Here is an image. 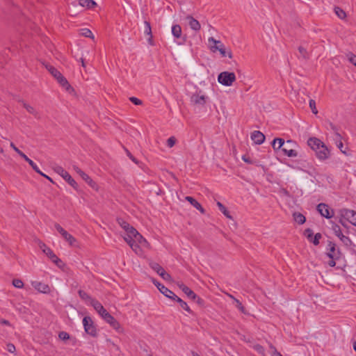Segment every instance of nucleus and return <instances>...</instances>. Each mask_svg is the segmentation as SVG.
I'll return each instance as SVG.
<instances>
[{"label":"nucleus","instance_id":"f257e3e1","mask_svg":"<svg viewBox=\"0 0 356 356\" xmlns=\"http://www.w3.org/2000/svg\"><path fill=\"white\" fill-rule=\"evenodd\" d=\"M93 308L98 312V314L115 330L120 329V323L111 316L103 307L99 301H92Z\"/></svg>","mask_w":356,"mask_h":356},{"label":"nucleus","instance_id":"f03ea898","mask_svg":"<svg viewBox=\"0 0 356 356\" xmlns=\"http://www.w3.org/2000/svg\"><path fill=\"white\" fill-rule=\"evenodd\" d=\"M209 42L210 44H213V45L211 44L210 47L211 51L212 52L215 53L216 51H219L222 57L228 56L229 58H232V53L231 50H227L221 41L217 40L213 37H211L209 38Z\"/></svg>","mask_w":356,"mask_h":356},{"label":"nucleus","instance_id":"7ed1b4c3","mask_svg":"<svg viewBox=\"0 0 356 356\" xmlns=\"http://www.w3.org/2000/svg\"><path fill=\"white\" fill-rule=\"evenodd\" d=\"M45 68L49 73L58 81V82L65 88L66 90H73L68 83L67 80L62 75V74L54 66L49 64L44 65Z\"/></svg>","mask_w":356,"mask_h":356},{"label":"nucleus","instance_id":"20e7f679","mask_svg":"<svg viewBox=\"0 0 356 356\" xmlns=\"http://www.w3.org/2000/svg\"><path fill=\"white\" fill-rule=\"evenodd\" d=\"M39 246L42 252L48 257L51 261L56 264L58 267L60 268H63L65 266L64 263L60 259L54 252L53 251L48 248L44 243L40 241Z\"/></svg>","mask_w":356,"mask_h":356},{"label":"nucleus","instance_id":"39448f33","mask_svg":"<svg viewBox=\"0 0 356 356\" xmlns=\"http://www.w3.org/2000/svg\"><path fill=\"white\" fill-rule=\"evenodd\" d=\"M218 82L225 86H231L236 81V75L234 72H222L218 76Z\"/></svg>","mask_w":356,"mask_h":356},{"label":"nucleus","instance_id":"423d86ee","mask_svg":"<svg viewBox=\"0 0 356 356\" xmlns=\"http://www.w3.org/2000/svg\"><path fill=\"white\" fill-rule=\"evenodd\" d=\"M83 325L84 327L85 332L88 334L93 337L97 336V328L95 325L93 321L90 316H85L83 318Z\"/></svg>","mask_w":356,"mask_h":356},{"label":"nucleus","instance_id":"0eeeda50","mask_svg":"<svg viewBox=\"0 0 356 356\" xmlns=\"http://www.w3.org/2000/svg\"><path fill=\"white\" fill-rule=\"evenodd\" d=\"M54 171L60 175L74 189H77L78 184L76 181L71 177V175L61 166H56L54 168Z\"/></svg>","mask_w":356,"mask_h":356},{"label":"nucleus","instance_id":"6e6552de","mask_svg":"<svg viewBox=\"0 0 356 356\" xmlns=\"http://www.w3.org/2000/svg\"><path fill=\"white\" fill-rule=\"evenodd\" d=\"M340 216L356 227V211L348 209L339 210Z\"/></svg>","mask_w":356,"mask_h":356},{"label":"nucleus","instance_id":"1a4fd4ad","mask_svg":"<svg viewBox=\"0 0 356 356\" xmlns=\"http://www.w3.org/2000/svg\"><path fill=\"white\" fill-rule=\"evenodd\" d=\"M295 145L296 143L291 140H288L286 142L284 141V145L283 147L281 149V151L283 152V154L289 157L297 156L298 152L293 149V146Z\"/></svg>","mask_w":356,"mask_h":356},{"label":"nucleus","instance_id":"9d476101","mask_svg":"<svg viewBox=\"0 0 356 356\" xmlns=\"http://www.w3.org/2000/svg\"><path fill=\"white\" fill-rule=\"evenodd\" d=\"M327 256L332 259H338L340 257L341 252L337 248V245L332 241H328L327 247Z\"/></svg>","mask_w":356,"mask_h":356},{"label":"nucleus","instance_id":"9b49d317","mask_svg":"<svg viewBox=\"0 0 356 356\" xmlns=\"http://www.w3.org/2000/svg\"><path fill=\"white\" fill-rule=\"evenodd\" d=\"M152 282L157 287L159 291L165 297L170 299H175V298H177V296L171 290L165 287L164 285H163L156 280L153 279Z\"/></svg>","mask_w":356,"mask_h":356},{"label":"nucleus","instance_id":"f8f14e48","mask_svg":"<svg viewBox=\"0 0 356 356\" xmlns=\"http://www.w3.org/2000/svg\"><path fill=\"white\" fill-rule=\"evenodd\" d=\"M200 93L201 92H195L191 97V102L194 105L204 106L206 104L208 100V97L203 94L201 95Z\"/></svg>","mask_w":356,"mask_h":356},{"label":"nucleus","instance_id":"ddd939ff","mask_svg":"<svg viewBox=\"0 0 356 356\" xmlns=\"http://www.w3.org/2000/svg\"><path fill=\"white\" fill-rule=\"evenodd\" d=\"M304 234L308 241L312 243L314 245H318L319 244L320 239L322 238L321 233H316L314 236H313V231L310 228L306 229L305 230Z\"/></svg>","mask_w":356,"mask_h":356},{"label":"nucleus","instance_id":"4468645a","mask_svg":"<svg viewBox=\"0 0 356 356\" xmlns=\"http://www.w3.org/2000/svg\"><path fill=\"white\" fill-rule=\"evenodd\" d=\"M317 211L320 213V214L330 219L334 216V211L332 209H330L327 204L325 203H320L317 206Z\"/></svg>","mask_w":356,"mask_h":356},{"label":"nucleus","instance_id":"2eb2a0df","mask_svg":"<svg viewBox=\"0 0 356 356\" xmlns=\"http://www.w3.org/2000/svg\"><path fill=\"white\" fill-rule=\"evenodd\" d=\"M73 168L90 186L96 190L97 189V184L87 174L76 165H74Z\"/></svg>","mask_w":356,"mask_h":356},{"label":"nucleus","instance_id":"dca6fc26","mask_svg":"<svg viewBox=\"0 0 356 356\" xmlns=\"http://www.w3.org/2000/svg\"><path fill=\"white\" fill-rule=\"evenodd\" d=\"M332 228L334 234L339 238L342 243H343L346 245H349L351 243V240L350 239V238L344 236L342 234L341 229L338 225L333 223Z\"/></svg>","mask_w":356,"mask_h":356},{"label":"nucleus","instance_id":"f3484780","mask_svg":"<svg viewBox=\"0 0 356 356\" xmlns=\"http://www.w3.org/2000/svg\"><path fill=\"white\" fill-rule=\"evenodd\" d=\"M130 237L133 238L134 241L140 246L144 248L149 247V244L147 241L136 229L133 232V234L130 235Z\"/></svg>","mask_w":356,"mask_h":356},{"label":"nucleus","instance_id":"a211bd4d","mask_svg":"<svg viewBox=\"0 0 356 356\" xmlns=\"http://www.w3.org/2000/svg\"><path fill=\"white\" fill-rule=\"evenodd\" d=\"M117 222L119 225L126 232V235L124 236H130V235L133 234V232L136 229L134 227L131 226L122 218H118Z\"/></svg>","mask_w":356,"mask_h":356},{"label":"nucleus","instance_id":"6ab92c4d","mask_svg":"<svg viewBox=\"0 0 356 356\" xmlns=\"http://www.w3.org/2000/svg\"><path fill=\"white\" fill-rule=\"evenodd\" d=\"M32 286L38 291L47 293L50 292V287L48 284L42 283L41 282L35 281L32 282Z\"/></svg>","mask_w":356,"mask_h":356},{"label":"nucleus","instance_id":"aec40b11","mask_svg":"<svg viewBox=\"0 0 356 356\" xmlns=\"http://www.w3.org/2000/svg\"><path fill=\"white\" fill-rule=\"evenodd\" d=\"M177 286L189 298L196 300L197 295L189 287L183 283H177Z\"/></svg>","mask_w":356,"mask_h":356},{"label":"nucleus","instance_id":"412c9836","mask_svg":"<svg viewBox=\"0 0 356 356\" xmlns=\"http://www.w3.org/2000/svg\"><path fill=\"white\" fill-rule=\"evenodd\" d=\"M316 156L321 160H325L328 158L330 152L327 147L325 145H322L320 149L316 150Z\"/></svg>","mask_w":356,"mask_h":356},{"label":"nucleus","instance_id":"4be33fe9","mask_svg":"<svg viewBox=\"0 0 356 356\" xmlns=\"http://www.w3.org/2000/svg\"><path fill=\"white\" fill-rule=\"evenodd\" d=\"M251 139L257 145L262 144L265 140V136L259 131H254L251 134Z\"/></svg>","mask_w":356,"mask_h":356},{"label":"nucleus","instance_id":"5701e85b","mask_svg":"<svg viewBox=\"0 0 356 356\" xmlns=\"http://www.w3.org/2000/svg\"><path fill=\"white\" fill-rule=\"evenodd\" d=\"M308 145L316 152V149H320L324 143L317 138H310L307 141Z\"/></svg>","mask_w":356,"mask_h":356},{"label":"nucleus","instance_id":"b1692460","mask_svg":"<svg viewBox=\"0 0 356 356\" xmlns=\"http://www.w3.org/2000/svg\"><path fill=\"white\" fill-rule=\"evenodd\" d=\"M186 19L188 21V25L191 29L196 31L200 30L201 25L197 19L191 15H188Z\"/></svg>","mask_w":356,"mask_h":356},{"label":"nucleus","instance_id":"393cba45","mask_svg":"<svg viewBox=\"0 0 356 356\" xmlns=\"http://www.w3.org/2000/svg\"><path fill=\"white\" fill-rule=\"evenodd\" d=\"M124 239L136 254H138L140 252V245L136 243L133 238L130 236H124Z\"/></svg>","mask_w":356,"mask_h":356},{"label":"nucleus","instance_id":"a878e982","mask_svg":"<svg viewBox=\"0 0 356 356\" xmlns=\"http://www.w3.org/2000/svg\"><path fill=\"white\" fill-rule=\"evenodd\" d=\"M185 199L189 202L195 208L199 210L202 214L205 213V209L195 198L191 196H186Z\"/></svg>","mask_w":356,"mask_h":356},{"label":"nucleus","instance_id":"bb28decb","mask_svg":"<svg viewBox=\"0 0 356 356\" xmlns=\"http://www.w3.org/2000/svg\"><path fill=\"white\" fill-rule=\"evenodd\" d=\"M271 145L275 151L281 150L284 145V140L281 138H275Z\"/></svg>","mask_w":356,"mask_h":356},{"label":"nucleus","instance_id":"cd10ccee","mask_svg":"<svg viewBox=\"0 0 356 356\" xmlns=\"http://www.w3.org/2000/svg\"><path fill=\"white\" fill-rule=\"evenodd\" d=\"M145 30L144 33L147 35H149V38H148V42L149 44L153 45V40H152V28L150 23L147 21H145Z\"/></svg>","mask_w":356,"mask_h":356},{"label":"nucleus","instance_id":"c85d7f7f","mask_svg":"<svg viewBox=\"0 0 356 356\" xmlns=\"http://www.w3.org/2000/svg\"><path fill=\"white\" fill-rule=\"evenodd\" d=\"M79 297L86 302H90V305L92 306V301H97L95 299H93L90 296H89L86 292L83 290H79L78 291Z\"/></svg>","mask_w":356,"mask_h":356},{"label":"nucleus","instance_id":"c756f323","mask_svg":"<svg viewBox=\"0 0 356 356\" xmlns=\"http://www.w3.org/2000/svg\"><path fill=\"white\" fill-rule=\"evenodd\" d=\"M79 5L87 8H92L97 6V3L93 0H79Z\"/></svg>","mask_w":356,"mask_h":356},{"label":"nucleus","instance_id":"7c9ffc66","mask_svg":"<svg viewBox=\"0 0 356 356\" xmlns=\"http://www.w3.org/2000/svg\"><path fill=\"white\" fill-rule=\"evenodd\" d=\"M173 300H175L177 301L178 303H179V305L180 307L184 309L185 311H186L188 313H192V311L191 309H190V307L188 306L187 303L184 301L182 299H181L180 298H179L177 296V298H175V299H172Z\"/></svg>","mask_w":356,"mask_h":356},{"label":"nucleus","instance_id":"2f4dec72","mask_svg":"<svg viewBox=\"0 0 356 356\" xmlns=\"http://www.w3.org/2000/svg\"><path fill=\"white\" fill-rule=\"evenodd\" d=\"M63 238L68 242L70 245L76 246V239L68 232H66L63 236Z\"/></svg>","mask_w":356,"mask_h":356},{"label":"nucleus","instance_id":"473e14b6","mask_svg":"<svg viewBox=\"0 0 356 356\" xmlns=\"http://www.w3.org/2000/svg\"><path fill=\"white\" fill-rule=\"evenodd\" d=\"M172 33L175 38H180L181 35V27L179 24L173 25L172 27Z\"/></svg>","mask_w":356,"mask_h":356},{"label":"nucleus","instance_id":"72a5a7b5","mask_svg":"<svg viewBox=\"0 0 356 356\" xmlns=\"http://www.w3.org/2000/svg\"><path fill=\"white\" fill-rule=\"evenodd\" d=\"M217 206L220 211L227 218L229 219H232V216H230L229 211L227 208L220 202H217Z\"/></svg>","mask_w":356,"mask_h":356},{"label":"nucleus","instance_id":"f704fd0d","mask_svg":"<svg viewBox=\"0 0 356 356\" xmlns=\"http://www.w3.org/2000/svg\"><path fill=\"white\" fill-rule=\"evenodd\" d=\"M293 218L295 221L299 225H302L306 220L305 217L300 213H294Z\"/></svg>","mask_w":356,"mask_h":356},{"label":"nucleus","instance_id":"c9c22d12","mask_svg":"<svg viewBox=\"0 0 356 356\" xmlns=\"http://www.w3.org/2000/svg\"><path fill=\"white\" fill-rule=\"evenodd\" d=\"M149 266L152 270H154L155 272H156L159 275L161 272H164V269L163 267H161L159 264L156 262H150Z\"/></svg>","mask_w":356,"mask_h":356},{"label":"nucleus","instance_id":"e433bc0d","mask_svg":"<svg viewBox=\"0 0 356 356\" xmlns=\"http://www.w3.org/2000/svg\"><path fill=\"white\" fill-rule=\"evenodd\" d=\"M334 13L338 16V17L341 19H345L346 17L345 11L339 7L336 6L334 8Z\"/></svg>","mask_w":356,"mask_h":356},{"label":"nucleus","instance_id":"4c0bfd02","mask_svg":"<svg viewBox=\"0 0 356 356\" xmlns=\"http://www.w3.org/2000/svg\"><path fill=\"white\" fill-rule=\"evenodd\" d=\"M329 125H330V129L334 132L335 140H341V136L338 132L337 127L333 123H332V122H330Z\"/></svg>","mask_w":356,"mask_h":356},{"label":"nucleus","instance_id":"58836bf2","mask_svg":"<svg viewBox=\"0 0 356 356\" xmlns=\"http://www.w3.org/2000/svg\"><path fill=\"white\" fill-rule=\"evenodd\" d=\"M234 302L235 304V306L241 311V312L245 314H247L245 308L238 299L234 298Z\"/></svg>","mask_w":356,"mask_h":356},{"label":"nucleus","instance_id":"ea45409f","mask_svg":"<svg viewBox=\"0 0 356 356\" xmlns=\"http://www.w3.org/2000/svg\"><path fill=\"white\" fill-rule=\"evenodd\" d=\"M23 106L29 113L33 114L35 116H36L38 115V112L35 111V109L33 106H31L29 104H27L26 103H23Z\"/></svg>","mask_w":356,"mask_h":356},{"label":"nucleus","instance_id":"a19ab883","mask_svg":"<svg viewBox=\"0 0 356 356\" xmlns=\"http://www.w3.org/2000/svg\"><path fill=\"white\" fill-rule=\"evenodd\" d=\"M13 285L17 289H22L24 287V283L19 279H14L13 280Z\"/></svg>","mask_w":356,"mask_h":356},{"label":"nucleus","instance_id":"79ce46f5","mask_svg":"<svg viewBox=\"0 0 356 356\" xmlns=\"http://www.w3.org/2000/svg\"><path fill=\"white\" fill-rule=\"evenodd\" d=\"M309 107L314 114L316 115L318 113V110L316 107V102L314 99L309 100Z\"/></svg>","mask_w":356,"mask_h":356},{"label":"nucleus","instance_id":"37998d69","mask_svg":"<svg viewBox=\"0 0 356 356\" xmlns=\"http://www.w3.org/2000/svg\"><path fill=\"white\" fill-rule=\"evenodd\" d=\"M58 337L60 340L65 341L70 339V334L64 331L60 332L58 334Z\"/></svg>","mask_w":356,"mask_h":356},{"label":"nucleus","instance_id":"c03bdc74","mask_svg":"<svg viewBox=\"0 0 356 356\" xmlns=\"http://www.w3.org/2000/svg\"><path fill=\"white\" fill-rule=\"evenodd\" d=\"M298 51L300 54V55L305 59L308 58V53L306 50V49H305L303 47H298Z\"/></svg>","mask_w":356,"mask_h":356},{"label":"nucleus","instance_id":"a18cd8bd","mask_svg":"<svg viewBox=\"0 0 356 356\" xmlns=\"http://www.w3.org/2000/svg\"><path fill=\"white\" fill-rule=\"evenodd\" d=\"M29 164L31 166L35 172L39 175H42V172L40 171L37 165L32 160L29 163Z\"/></svg>","mask_w":356,"mask_h":356},{"label":"nucleus","instance_id":"49530a36","mask_svg":"<svg viewBox=\"0 0 356 356\" xmlns=\"http://www.w3.org/2000/svg\"><path fill=\"white\" fill-rule=\"evenodd\" d=\"M81 34L87 38H92V33L88 29H83L81 30Z\"/></svg>","mask_w":356,"mask_h":356},{"label":"nucleus","instance_id":"de8ad7c7","mask_svg":"<svg viewBox=\"0 0 356 356\" xmlns=\"http://www.w3.org/2000/svg\"><path fill=\"white\" fill-rule=\"evenodd\" d=\"M54 227L56 229L60 234V235L63 236L67 231H65L58 223H55Z\"/></svg>","mask_w":356,"mask_h":356},{"label":"nucleus","instance_id":"09e8293b","mask_svg":"<svg viewBox=\"0 0 356 356\" xmlns=\"http://www.w3.org/2000/svg\"><path fill=\"white\" fill-rule=\"evenodd\" d=\"M160 276L165 281H170L172 279L171 275L166 273L165 270H164V272H161V273H160Z\"/></svg>","mask_w":356,"mask_h":356},{"label":"nucleus","instance_id":"8fccbe9b","mask_svg":"<svg viewBox=\"0 0 356 356\" xmlns=\"http://www.w3.org/2000/svg\"><path fill=\"white\" fill-rule=\"evenodd\" d=\"M176 143V138L174 136L170 137L167 140V145L169 147H172Z\"/></svg>","mask_w":356,"mask_h":356},{"label":"nucleus","instance_id":"3c124183","mask_svg":"<svg viewBox=\"0 0 356 356\" xmlns=\"http://www.w3.org/2000/svg\"><path fill=\"white\" fill-rule=\"evenodd\" d=\"M348 60L349 61L353 64L355 66H356V55L350 53L348 54Z\"/></svg>","mask_w":356,"mask_h":356},{"label":"nucleus","instance_id":"603ef678","mask_svg":"<svg viewBox=\"0 0 356 356\" xmlns=\"http://www.w3.org/2000/svg\"><path fill=\"white\" fill-rule=\"evenodd\" d=\"M254 349L257 350L259 353L264 355V348L262 346L259 344H257L254 346Z\"/></svg>","mask_w":356,"mask_h":356},{"label":"nucleus","instance_id":"864d4df0","mask_svg":"<svg viewBox=\"0 0 356 356\" xmlns=\"http://www.w3.org/2000/svg\"><path fill=\"white\" fill-rule=\"evenodd\" d=\"M129 100L134 104L135 105H141L143 104L142 101L137 97H131L129 98Z\"/></svg>","mask_w":356,"mask_h":356},{"label":"nucleus","instance_id":"5fc2aeb1","mask_svg":"<svg viewBox=\"0 0 356 356\" xmlns=\"http://www.w3.org/2000/svg\"><path fill=\"white\" fill-rule=\"evenodd\" d=\"M336 141H337V145L339 147V149L341 150V152L343 154H346V150L343 149V143L341 142V139L336 140Z\"/></svg>","mask_w":356,"mask_h":356},{"label":"nucleus","instance_id":"6e6d98bb","mask_svg":"<svg viewBox=\"0 0 356 356\" xmlns=\"http://www.w3.org/2000/svg\"><path fill=\"white\" fill-rule=\"evenodd\" d=\"M15 346L13 343L7 344V350L9 353H13L15 352Z\"/></svg>","mask_w":356,"mask_h":356},{"label":"nucleus","instance_id":"4d7b16f0","mask_svg":"<svg viewBox=\"0 0 356 356\" xmlns=\"http://www.w3.org/2000/svg\"><path fill=\"white\" fill-rule=\"evenodd\" d=\"M126 152H127V156L130 158V159L135 163L138 164V161L130 153V152L128 151L127 149L126 150Z\"/></svg>","mask_w":356,"mask_h":356},{"label":"nucleus","instance_id":"13d9d810","mask_svg":"<svg viewBox=\"0 0 356 356\" xmlns=\"http://www.w3.org/2000/svg\"><path fill=\"white\" fill-rule=\"evenodd\" d=\"M281 193L285 196L290 197L289 191L286 188H282L280 191Z\"/></svg>","mask_w":356,"mask_h":356},{"label":"nucleus","instance_id":"bf43d9fd","mask_svg":"<svg viewBox=\"0 0 356 356\" xmlns=\"http://www.w3.org/2000/svg\"><path fill=\"white\" fill-rule=\"evenodd\" d=\"M10 145L17 154H19V152H21V150H19L13 142L10 143Z\"/></svg>","mask_w":356,"mask_h":356},{"label":"nucleus","instance_id":"052dcab7","mask_svg":"<svg viewBox=\"0 0 356 356\" xmlns=\"http://www.w3.org/2000/svg\"><path fill=\"white\" fill-rule=\"evenodd\" d=\"M335 259H330L329 261H328V265L331 267H334L335 265H336V262L334 261Z\"/></svg>","mask_w":356,"mask_h":356},{"label":"nucleus","instance_id":"680f3d73","mask_svg":"<svg viewBox=\"0 0 356 356\" xmlns=\"http://www.w3.org/2000/svg\"><path fill=\"white\" fill-rule=\"evenodd\" d=\"M243 160L245 162V163H251L252 161L250 160V159L249 157H246L245 156H243Z\"/></svg>","mask_w":356,"mask_h":356},{"label":"nucleus","instance_id":"e2e57ef3","mask_svg":"<svg viewBox=\"0 0 356 356\" xmlns=\"http://www.w3.org/2000/svg\"><path fill=\"white\" fill-rule=\"evenodd\" d=\"M41 175V176H42V177H45L46 179H48L49 181H51V183H54V181H53V179H52L50 177H49V176L46 175H45V174H44L43 172H42V175Z\"/></svg>","mask_w":356,"mask_h":356},{"label":"nucleus","instance_id":"0e129e2a","mask_svg":"<svg viewBox=\"0 0 356 356\" xmlns=\"http://www.w3.org/2000/svg\"><path fill=\"white\" fill-rule=\"evenodd\" d=\"M269 348L272 350V354H275V350H277L276 348L272 343H270Z\"/></svg>","mask_w":356,"mask_h":356},{"label":"nucleus","instance_id":"69168bd1","mask_svg":"<svg viewBox=\"0 0 356 356\" xmlns=\"http://www.w3.org/2000/svg\"><path fill=\"white\" fill-rule=\"evenodd\" d=\"M344 218H341L339 219V222L341 224L342 226L343 227H346V224L345 222V221L343 220Z\"/></svg>","mask_w":356,"mask_h":356},{"label":"nucleus","instance_id":"338daca9","mask_svg":"<svg viewBox=\"0 0 356 356\" xmlns=\"http://www.w3.org/2000/svg\"><path fill=\"white\" fill-rule=\"evenodd\" d=\"M18 154H19L22 158H23L24 159H25L27 157V156H26L24 153H23L22 151H21V152H19Z\"/></svg>","mask_w":356,"mask_h":356},{"label":"nucleus","instance_id":"774afa93","mask_svg":"<svg viewBox=\"0 0 356 356\" xmlns=\"http://www.w3.org/2000/svg\"><path fill=\"white\" fill-rule=\"evenodd\" d=\"M272 356H282V354L277 350H275V354H272Z\"/></svg>","mask_w":356,"mask_h":356}]
</instances>
